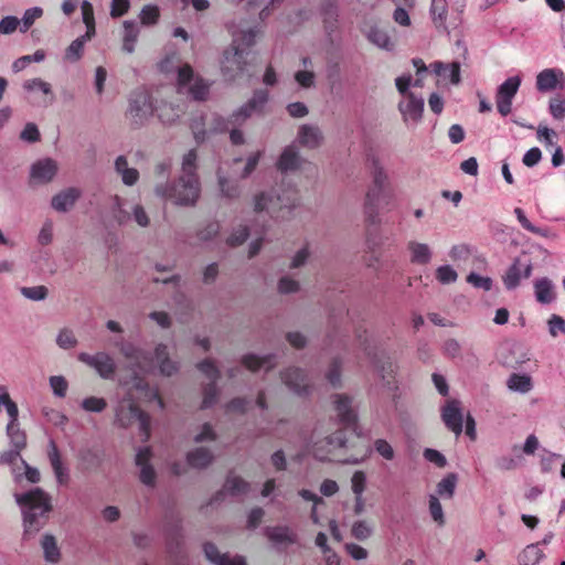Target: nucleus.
Segmentation results:
<instances>
[{
	"mask_svg": "<svg viewBox=\"0 0 565 565\" xmlns=\"http://www.w3.org/2000/svg\"><path fill=\"white\" fill-rule=\"evenodd\" d=\"M132 388L136 390L145 399L149 402L157 401L161 409L164 407V403L159 396L157 390L151 388L142 377L136 375L131 381V386L129 387L126 396L118 403L115 409L116 422L120 426L128 427L135 422H138L140 430L145 436V440H147L150 435V417L137 406L131 392Z\"/></svg>",
	"mask_w": 565,
	"mask_h": 565,
	"instance_id": "1",
	"label": "nucleus"
},
{
	"mask_svg": "<svg viewBox=\"0 0 565 565\" xmlns=\"http://www.w3.org/2000/svg\"><path fill=\"white\" fill-rule=\"evenodd\" d=\"M371 177L372 182L364 198V214L371 224H377L380 223V211L390 210L395 195L388 174L379 162H374Z\"/></svg>",
	"mask_w": 565,
	"mask_h": 565,
	"instance_id": "2",
	"label": "nucleus"
},
{
	"mask_svg": "<svg viewBox=\"0 0 565 565\" xmlns=\"http://www.w3.org/2000/svg\"><path fill=\"white\" fill-rule=\"evenodd\" d=\"M120 353L135 372L147 373L158 366L162 375L171 376L179 369L178 364L169 359L164 344L157 345L153 356L132 343H122L120 345Z\"/></svg>",
	"mask_w": 565,
	"mask_h": 565,
	"instance_id": "3",
	"label": "nucleus"
},
{
	"mask_svg": "<svg viewBox=\"0 0 565 565\" xmlns=\"http://www.w3.org/2000/svg\"><path fill=\"white\" fill-rule=\"evenodd\" d=\"M17 502L23 509L24 536L36 534L45 524L51 511V500L42 489L35 488L22 494H15Z\"/></svg>",
	"mask_w": 565,
	"mask_h": 565,
	"instance_id": "4",
	"label": "nucleus"
},
{
	"mask_svg": "<svg viewBox=\"0 0 565 565\" xmlns=\"http://www.w3.org/2000/svg\"><path fill=\"white\" fill-rule=\"evenodd\" d=\"M154 194L178 206H194L200 199L201 183L198 174H181L173 182H158Z\"/></svg>",
	"mask_w": 565,
	"mask_h": 565,
	"instance_id": "5",
	"label": "nucleus"
},
{
	"mask_svg": "<svg viewBox=\"0 0 565 565\" xmlns=\"http://www.w3.org/2000/svg\"><path fill=\"white\" fill-rule=\"evenodd\" d=\"M298 202V194L294 188L271 189L260 192L254 199V210L257 213L266 212L274 215L284 209L291 210Z\"/></svg>",
	"mask_w": 565,
	"mask_h": 565,
	"instance_id": "6",
	"label": "nucleus"
},
{
	"mask_svg": "<svg viewBox=\"0 0 565 565\" xmlns=\"http://www.w3.org/2000/svg\"><path fill=\"white\" fill-rule=\"evenodd\" d=\"M154 111V102L148 90L137 88L130 93L125 118L131 128L139 129L146 126Z\"/></svg>",
	"mask_w": 565,
	"mask_h": 565,
	"instance_id": "7",
	"label": "nucleus"
},
{
	"mask_svg": "<svg viewBox=\"0 0 565 565\" xmlns=\"http://www.w3.org/2000/svg\"><path fill=\"white\" fill-rule=\"evenodd\" d=\"M178 92L189 93L195 100H204L209 94V84L195 76L189 64L178 66Z\"/></svg>",
	"mask_w": 565,
	"mask_h": 565,
	"instance_id": "8",
	"label": "nucleus"
},
{
	"mask_svg": "<svg viewBox=\"0 0 565 565\" xmlns=\"http://www.w3.org/2000/svg\"><path fill=\"white\" fill-rule=\"evenodd\" d=\"M347 437L343 430H337L323 439L315 441L312 445V455L320 461L335 460V454L339 449L347 446Z\"/></svg>",
	"mask_w": 565,
	"mask_h": 565,
	"instance_id": "9",
	"label": "nucleus"
},
{
	"mask_svg": "<svg viewBox=\"0 0 565 565\" xmlns=\"http://www.w3.org/2000/svg\"><path fill=\"white\" fill-rule=\"evenodd\" d=\"M521 85V77L515 75L507 78L497 89V109L502 116H508L512 109V102Z\"/></svg>",
	"mask_w": 565,
	"mask_h": 565,
	"instance_id": "10",
	"label": "nucleus"
},
{
	"mask_svg": "<svg viewBox=\"0 0 565 565\" xmlns=\"http://www.w3.org/2000/svg\"><path fill=\"white\" fill-rule=\"evenodd\" d=\"M265 536L277 551H286L288 547L298 544L299 536L296 531L286 524L267 526Z\"/></svg>",
	"mask_w": 565,
	"mask_h": 565,
	"instance_id": "11",
	"label": "nucleus"
},
{
	"mask_svg": "<svg viewBox=\"0 0 565 565\" xmlns=\"http://www.w3.org/2000/svg\"><path fill=\"white\" fill-rule=\"evenodd\" d=\"M398 110L406 126H416L420 122L424 111V99L415 94L405 95L398 102Z\"/></svg>",
	"mask_w": 565,
	"mask_h": 565,
	"instance_id": "12",
	"label": "nucleus"
},
{
	"mask_svg": "<svg viewBox=\"0 0 565 565\" xmlns=\"http://www.w3.org/2000/svg\"><path fill=\"white\" fill-rule=\"evenodd\" d=\"M198 369L211 381V383H209L204 388L203 401L201 405V408H209L216 402L220 392L216 387V382L220 377V371L210 360H204L199 363Z\"/></svg>",
	"mask_w": 565,
	"mask_h": 565,
	"instance_id": "13",
	"label": "nucleus"
},
{
	"mask_svg": "<svg viewBox=\"0 0 565 565\" xmlns=\"http://www.w3.org/2000/svg\"><path fill=\"white\" fill-rule=\"evenodd\" d=\"M78 360L84 364L93 367L103 379H111L116 371L114 359L106 352H98L96 354H88L82 352L78 354Z\"/></svg>",
	"mask_w": 565,
	"mask_h": 565,
	"instance_id": "14",
	"label": "nucleus"
},
{
	"mask_svg": "<svg viewBox=\"0 0 565 565\" xmlns=\"http://www.w3.org/2000/svg\"><path fill=\"white\" fill-rule=\"evenodd\" d=\"M113 214L117 222L120 224L128 222L131 218V216L135 220V222L141 227H147L150 223V218L142 205L136 204L132 207V213L130 214L125 209V201L117 195L114 198Z\"/></svg>",
	"mask_w": 565,
	"mask_h": 565,
	"instance_id": "15",
	"label": "nucleus"
},
{
	"mask_svg": "<svg viewBox=\"0 0 565 565\" xmlns=\"http://www.w3.org/2000/svg\"><path fill=\"white\" fill-rule=\"evenodd\" d=\"M441 419L449 430L459 436L462 433L463 422L461 402L455 398L447 399L441 407Z\"/></svg>",
	"mask_w": 565,
	"mask_h": 565,
	"instance_id": "16",
	"label": "nucleus"
},
{
	"mask_svg": "<svg viewBox=\"0 0 565 565\" xmlns=\"http://www.w3.org/2000/svg\"><path fill=\"white\" fill-rule=\"evenodd\" d=\"M366 356L370 359L375 372L387 385H390L396 374L397 365L385 353H375L369 348H364Z\"/></svg>",
	"mask_w": 565,
	"mask_h": 565,
	"instance_id": "17",
	"label": "nucleus"
},
{
	"mask_svg": "<svg viewBox=\"0 0 565 565\" xmlns=\"http://www.w3.org/2000/svg\"><path fill=\"white\" fill-rule=\"evenodd\" d=\"M296 142L308 150L319 149L324 142L321 128L315 124H302L297 129Z\"/></svg>",
	"mask_w": 565,
	"mask_h": 565,
	"instance_id": "18",
	"label": "nucleus"
},
{
	"mask_svg": "<svg viewBox=\"0 0 565 565\" xmlns=\"http://www.w3.org/2000/svg\"><path fill=\"white\" fill-rule=\"evenodd\" d=\"M185 103L179 97L173 99H163L156 106L159 120L163 125H173L185 113Z\"/></svg>",
	"mask_w": 565,
	"mask_h": 565,
	"instance_id": "19",
	"label": "nucleus"
},
{
	"mask_svg": "<svg viewBox=\"0 0 565 565\" xmlns=\"http://www.w3.org/2000/svg\"><path fill=\"white\" fill-rule=\"evenodd\" d=\"M334 412L339 422L347 427H352L356 424L358 415L352 406L353 398L347 394H334L332 396Z\"/></svg>",
	"mask_w": 565,
	"mask_h": 565,
	"instance_id": "20",
	"label": "nucleus"
},
{
	"mask_svg": "<svg viewBox=\"0 0 565 565\" xmlns=\"http://www.w3.org/2000/svg\"><path fill=\"white\" fill-rule=\"evenodd\" d=\"M306 160L302 158L298 147L295 143L286 146L277 162L276 167L280 172H294L299 170Z\"/></svg>",
	"mask_w": 565,
	"mask_h": 565,
	"instance_id": "21",
	"label": "nucleus"
},
{
	"mask_svg": "<svg viewBox=\"0 0 565 565\" xmlns=\"http://www.w3.org/2000/svg\"><path fill=\"white\" fill-rule=\"evenodd\" d=\"M245 53L238 46H232L224 52L222 70L230 78H234L243 72Z\"/></svg>",
	"mask_w": 565,
	"mask_h": 565,
	"instance_id": "22",
	"label": "nucleus"
},
{
	"mask_svg": "<svg viewBox=\"0 0 565 565\" xmlns=\"http://www.w3.org/2000/svg\"><path fill=\"white\" fill-rule=\"evenodd\" d=\"M268 92L266 89H257L253 97L233 114L234 122L244 121L252 116L253 113L260 110L268 102Z\"/></svg>",
	"mask_w": 565,
	"mask_h": 565,
	"instance_id": "23",
	"label": "nucleus"
},
{
	"mask_svg": "<svg viewBox=\"0 0 565 565\" xmlns=\"http://www.w3.org/2000/svg\"><path fill=\"white\" fill-rule=\"evenodd\" d=\"M57 172V163L51 158H44L34 162L31 167V179L38 183L51 182Z\"/></svg>",
	"mask_w": 565,
	"mask_h": 565,
	"instance_id": "24",
	"label": "nucleus"
},
{
	"mask_svg": "<svg viewBox=\"0 0 565 565\" xmlns=\"http://www.w3.org/2000/svg\"><path fill=\"white\" fill-rule=\"evenodd\" d=\"M285 385L298 395L309 392V384L306 374L298 367H289L281 374Z\"/></svg>",
	"mask_w": 565,
	"mask_h": 565,
	"instance_id": "25",
	"label": "nucleus"
},
{
	"mask_svg": "<svg viewBox=\"0 0 565 565\" xmlns=\"http://www.w3.org/2000/svg\"><path fill=\"white\" fill-rule=\"evenodd\" d=\"M82 191L78 188H67L55 195L51 200V206L56 212L65 213L72 210L76 201L81 198Z\"/></svg>",
	"mask_w": 565,
	"mask_h": 565,
	"instance_id": "26",
	"label": "nucleus"
},
{
	"mask_svg": "<svg viewBox=\"0 0 565 565\" xmlns=\"http://www.w3.org/2000/svg\"><path fill=\"white\" fill-rule=\"evenodd\" d=\"M532 274V264H522L516 259L503 276V284L507 289L511 290L519 286L522 278H529Z\"/></svg>",
	"mask_w": 565,
	"mask_h": 565,
	"instance_id": "27",
	"label": "nucleus"
},
{
	"mask_svg": "<svg viewBox=\"0 0 565 565\" xmlns=\"http://www.w3.org/2000/svg\"><path fill=\"white\" fill-rule=\"evenodd\" d=\"M151 458V451L148 447L141 448L136 455V465L140 468V481L146 486H154L156 483V471L149 460Z\"/></svg>",
	"mask_w": 565,
	"mask_h": 565,
	"instance_id": "28",
	"label": "nucleus"
},
{
	"mask_svg": "<svg viewBox=\"0 0 565 565\" xmlns=\"http://www.w3.org/2000/svg\"><path fill=\"white\" fill-rule=\"evenodd\" d=\"M233 41L232 46H238L243 53L246 49L253 46L256 42V38L260 33L259 29L255 28H235L230 29Z\"/></svg>",
	"mask_w": 565,
	"mask_h": 565,
	"instance_id": "29",
	"label": "nucleus"
},
{
	"mask_svg": "<svg viewBox=\"0 0 565 565\" xmlns=\"http://www.w3.org/2000/svg\"><path fill=\"white\" fill-rule=\"evenodd\" d=\"M409 260L415 265H427L433 259V250L426 243L409 241L407 243Z\"/></svg>",
	"mask_w": 565,
	"mask_h": 565,
	"instance_id": "30",
	"label": "nucleus"
},
{
	"mask_svg": "<svg viewBox=\"0 0 565 565\" xmlns=\"http://www.w3.org/2000/svg\"><path fill=\"white\" fill-rule=\"evenodd\" d=\"M47 457L58 484H65L68 481V472L62 462L56 444L50 440Z\"/></svg>",
	"mask_w": 565,
	"mask_h": 565,
	"instance_id": "31",
	"label": "nucleus"
},
{
	"mask_svg": "<svg viewBox=\"0 0 565 565\" xmlns=\"http://www.w3.org/2000/svg\"><path fill=\"white\" fill-rule=\"evenodd\" d=\"M78 466L84 471L97 469L103 462L102 454L92 447H83L77 452Z\"/></svg>",
	"mask_w": 565,
	"mask_h": 565,
	"instance_id": "32",
	"label": "nucleus"
},
{
	"mask_svg": "<svg viewBox=\"0 0 565 565\" xmlns=\"http://www.w3.org/2000/svg\"><path fill=\"white\" fill-rule=\"evenodd\" d=\"M204 553L206 558L214 565H246L243 557H230L226 554H221L217 547L212 543H206L204 545Z\"/></svg>",
	"mask_w": 565,
	"mask_h": 565,
	"instance_id": "33",
	"label": "nucleus"
},
{
	"mask_svg": "<svg viewBox=\"0 0 565 565\" xmlns=\"http://www.w3.org/2000/svg\"><path fill=\"white\" fill-rule=\"evenodd\" d=\"M534 294L536 301L542 305L551 303L556 298L554 284L546 277L534 281Z\"/></svg>",
	"mask_w": 565,
	"mask_h": 565,
	"instance_id": "34",
	"label": "nucleus"
},
{
	"mask_svg": "<svg viewBox=\"0 0 565 565\" xmlns=\"http://www.w3.org/2000/svg\"><path fill=\"white\" fill-rule=\"evenodd\" d=\"M249 483L238 476L230 475L224 483L223 490L220 491L215 501L221 500L225 493L231 495H242L249 491Z\"/></svg>",
	"mask_w": 565,
	"mask_h": 565,
	"instance_id": "35",
	"label": "nucleus"
},
{
	"mask_svg": "<svg viewBox=\"0 0 565 565\" xmlns=\"http://www.w3.org/2000/svg\"><path fill=\"white\" fill-rule=\"evenodd\" d=\"M43 557L47 563L56 564L61 559V550L57 540L53 534L45 533L40 541Z\"/></svg>",
	"mask_w": 565,
	"mask_h": 565,
	"instance_id": "36",
	"label": "nucleus"
},
{
	"mask_svg": "<svg viewBox=\"0 0 565 565\" xmlns=\"http://www.w3.org/2000/svg\"><path fill=\"white\" fill-rule=\"evenodd\" d=\"M365 35L367 40L379 49L386 51H392L394 49V42L391 40L387 31L377 25H372L365 30Z\"/></svg>",
	"mask_w": 565,
	"mask_h": 565,
	"instance_id": "37",
	"label": "nucleus"
},
{
	"mask_svg": "<svg viewBox=\"0 0 565 565\" xmlns=\"http://www.w3.org/2000/svg\"><path fill=\"white\" fill-rule=\"evenodd\" d=\"M115 170L120 175L125 185L132 186L139 180L138 170L128 166V161L125 156L117 157L115 160Z\"/></svg>",
	"mask_w": 565,
	"mask_h": 565,
	"instance_id": "38",
	"label": "nucleus"
},
{
	"mask_svg": "<svg viewBox=\"0 0 565 565\" xmlns=\"http://www.w3.org/2000/svg\"><path fill=\"white\" fill-rule=\"evenodd\" d=\"M242 363L246 369L253 372L258 370L269 371L275 365L274 355L271 354L264 356H259L256 354H246L245 356H243Z\"/></svg>",
	"mask_w": 565,
	"mask_h": 565,
	"instance_id": "39",
	"label": "nucleus"
},
{
	"mask_svg": "<svg viewBox=\"0 0 565 565\" xmlns=\"http://www.w3.org/2000/svg\"><path fill=\"white\" fill-rule=\"evenodd\" d=\"M544 558L540 543L526 545L518 555L519 565H537Z\"/></svg>",
	"mask_w": 565,
	"mask_h": 565,
	"instance_id": "40",
	"label": "nucleus"
},
{
	"mask_svg": "<svg viewBox=\"0 0 565 565\" xmlns=\"http://www.w3.org/2000/svg\"><path fill=\"white\" fill-rule=\"evenodd\" d=\"M557 75L563 76V72L554 68H546L536 76V88L540 92H550L557 86Z\"/></svg>",
	"mask_w": 565,
	"mask_h": 565,
	"instance_id": "41",
	"label": "nucleus"
},
{
	"mask_svg": "<svg viewBox=\"0 0 565 565\" xmlns=\"http://www.w3.org/2000/svg\"><path fill=\"white\" fill-rule=\"evenodd\" d=\"M18 418L19 417H13L9 419V423L7 425V435L10 439L12 447L17 448L18 450H22L26 446V436L20 429Z\"/></svg>",
	"mask_w": 565,
	"mask_h": 565,
	"instance_id": "42",
	"label": "nucleus"
},
{
	"mask_svg": "<svg viewBox=\"0 0 565 565\" xmlns=\"http://www.w3.org/2000/svg\"><path fill=\"white\" fill-rule=\"evenodd\" d=\"M514 214H515L518 221L520 222L521 226L524 230H526L533 234H536L539 236L546 237V238H556L557 237V235L555 233H553L550 228L537 227L534 224H532L530 222V220L526 217V215L522 209L515 207Z\"/></svg>",
	"mask_w": 565,
	"mask_h": 565,
	"instance_id": "43",
	"label": "nucleus"
},
{
	"mask_svg": "<svg viewBox=\"0 0 565 565\" xmlns=\"http://www.w3.org/2000/svg\"><path fill=\"white\" fill-rule=\"evenodd\" d=\"M213 460V454L205 447H199L188 454V462L194 468H205Z\"/></svg>",
	"mask_w": 565,
	"mask_h": 565,
	"instance_id": "44",
	"label": "nucleus"
},
{
	"mask_svg": "<svg viewBox=\"0 0 565 565\" xmlns=\"http://www.w3.org/2000/svg\"><path fill=\"white\" fill-rule=\"evenodd\" d=\"M139 35V29L134 21H125L124 22V39H122V50L127 53H132L135 51V43L137 42Z\"/></svg>",
	"mask_w": 565,
	"mask_h": 565,
	"instance_id": "45",
	"label": "nucleus"
},
{
	"mask_svg": "<svg viewBox=\"0 0 565 565\" xmlns=\"http://www.w3.org/2000/svg\"><path fill=\"white\" fill-rule=\"evenodd\" d=\"M23 89L33 93L41 92L43 95L49 97L50 103L54 100V95L52 90V86L50 83L43 81L42 78L35 77L31 79L24 81L22 85Z\"/></svg>",
	"mask_w": 565,
	"mask_h": 565,
	"instance_id": "46",
	"label": "nucleus"
},
{
	"mask_svg": "<svg viewBox=\"0 0 565 565\" xmlns=\"http://www.w3.org/2000/svg\"><path fill=\"white\" fill-rule=\"evenodd\" d=\"M430 13H431V18H433L435 25L437 28L446 29L445 22H446V18H447V13H448L447 1L446 0H431Z\"/></svg>",
	"mask_w": 565,
	"mask_h": 565,
	"instance_id": "47",
	"label": "nucleus"
},
{
	"mask_svg": "<svg viewBox=\"0 0 565 565\" xmlns=\"http://www.w3.org/2000/svg\"><path fill=\"white\" fill-rule=\"evenodd\" d=\"M457 475L448 473L437 483V494L444 499H451L457 486Z\"/></svg>",
	"mask_w": 565,
	"mask_h": 565,
	"instance_id": "48",
	"label": "nucleus"
},
{
	"mask_svg": "<svg viewBox=\"0 0 565 565\" xmlns=\"http://www.w3.org/2000/svg\"><path fill=\"white\" fill-rule=\"evenodd\" d=\"M435 71L439 76H441L444 78H449V81L452 84H458L460 82V65H459V63H451V64L436 63Z\"/></svg>",
	"mask_w": 565,
	"mask_h": 565,
	"instance_id": "49",
	"label": "nucleus"
},
{
	"mask_svg": "<svg viewBox=\"0 0 565 565\" xmlns=\"http://www.w3.org/2000/svg\"><path fill=\"white\" fill-rule=\"evenodd\" d=\"M298 494L303 500L312 502V507H311V510H310V519H311L312 523L319 524L320 523V518L318 515V507L320 504H324L323 499L321 497H319L318 494H316L315 492H312L310 490H306V489L299 490Z\"/></svg>",
	"mask_w": 565,
	"mask_h": 565,
	"instance_id": "50",
	"label": "nucleus"
},
{
	"mask_svg": "<svg viewBox=\"0 0 565 565\" xmlns=\"http://www.w3.org/2000/svg\"><path fill=\"white\" fill-rule=\"evenodd\" d=\"M507 385L511 391L519 393H527L532 390V381L527 375L512 374Z\"/></svg>",
	"mask_w": 565,
	"mask_h": 565,
	"instance_id": "51",
	"label": "nucleus"
},
{
	"mask_svg": "<svg viewBox=\"0 0 565 565\" xmlns=\"http://www.w3.org/2000/svg\"><path fill=\"white\" fill-rule=\"evenodd\" d=\"M56 345L63 350H71L78 343L74 331L70 328H62L56 335Z\"/></svg>",
	"mask_w": 565,
	"mask_h": 565,
	"instance_id": "52",
	"label": "nucleus"
},
{
	"mask_svg": "<svg viewBox=\"0 0 565 565\" xmlns=\"http://www.w3.org/2000/svg\"><path fill=\"white\" fill-rule=\"evenodd\" d=\"M2 408L6 409L9 419L19 417L18 405L11 399L8 387L0 384V413L2 412Z\"/></svg>",
	"mask_w": 565,
	"mask_h": 565,
	"instance_id": "53",
	"label": "nucleus"
},
{
	"mask_svg": "<svg viewBox=\"0 0 565 565\" xmlns=\"http://www.w3.org/2000/svg\"><path fill=\"white\" fill-rule=\"evenodd\" d=\"M42 14L43 10L40 7L26 9L22 19L20 20V31L22 33L26 32L33 25V23L42 17Z\"/></svg>",
	"mask_w": 565,
	"mask_h": 565,
	"instance_id": "54",
	"label": "nucleus"
},
{
	"mask_svg": "<svg viewBox=\"0 0 565 565\" xmlns=\"http://www.w3.org/2000/svg\"><path fill=\"white\" fill-rule=\"evenodd\" d=\"M85 42L83 39H75L65 50L64 58L71 63H75L81 60L84 53Z\"/></svg>",
	"mask_w": 565,
	"mask_h": 565,
	"instance_id": "55",
	"label": "nucleus"
},
{
	"mask_svg": "<svg viewBox=\"0 0 565 565\" xmlns=\"http://www.w3.org/2000/svg\"><path fill=\"white\" fill-rule=\"evenodd\" d=\"M441 353L449 359L461 358L462 345L457 339L448 338L443 342Z\"/></svg>",
	"mask_w": 565,
	"mask_h": 565,
	"instance_id": "56",
	"label": "nucleus"
},
{
	"mask_svg": "<svg viewBox=\"0 0 565 565\" xmlns=\"http://www.w3.org/2000/svg\"><path fill=\"white\" fill-rule=\"evenodd\" d=\"M54 237V223L51 218H46L36 237L38 244L41 246H47L53 242Z\"/></svg>",
	"mask_w": 565,
	"mask_h": 565,
	"instance_id": "57",
	"label": "nucleus"
},
{
	"mask_svg": "<svg viewBox=\"0 0 565 565\" xmlns=\"http://www.w3.org/2000/svg\"><path fill=\"white\" fill-rule=\"evenodd\" d=\"M20 292L24 298L29 300L42 301L46 299L49 295V289L43 285L33 287H21Z\"/></svg>",
	"mask_w": 565,
	"mask_h": 565,
	"instance_id": "58",
	"label": "nucleus"
},
{
	"mask_svg": "<svg viewBox=\"0 0 565 565\" xmlns=\"http://www.w3.org/2000/svg\"><path fill=\"white\" fill-rule=\"evenodd\" d=\"M218 185L222 195L225 198L235 199L238 198L241 194V189L237 182L227 180L222 175H218Z\"/></svg>",
	"mask_w": 565,
	"mask_h": 565,
	"instance_id": "59",
	"label": "nucleus"
},
{
	"mask_svg": "<svg viewBox=\"0 0 565 565\" xmlns=\"http://www.w3.org/2000/svg\"><path fill=\"white\" fill-rule=\"evenodd\" d=\"M341 369H342V361L340 358H335L332 360V362L326 373V377H327L328 382L333 387H338L341 385Z\"/></svg>",
	"mask_w": 565,
	"mask_h": 565,
	"instance_id": "60",
	"label": "nucleus"
},
{
	"mask_svg": "<svg viewBox=\"0 0 565 565\" xmlns=\"http://www.w3.org/2000/svg\"><path fill=\"white\" fill-rule=\"evenodd\" d=\"M428 503L431 519L438 526H443L445 524V515L439 499L435 494H430Z\"/></svg>",
	"mask_w": 565,
	"mask_h": 565,
	"instance_id": "61",
	"label": "nucleus"
},
{
	"mask_svg": "<svg viewBox=\"0 0 565 565\" xmlns=\"http://www.w3.org/2000/svg\"><path fill=\"white\" fill-rule=\"evenodd\" d=\"M436 278L440 284L448 285L457 280V271L449 265L439 266L436 269Z\"/></svg>",
	"mask_w": 565,
	"mask_h": 565,
	"instance_id": "62",
	"label": "nucleus"
},
{
	"mask_svg": "<svg viewBox=\"0 0 565 565\" xmlns=\"http://www.w3.org/2000/svg\"><path fill=\"white\" fill-rule=\"evenodd\" d=\"M351 534L359 541L369 539L372 534V527L365 520H359L353 523L351 527Z\"/></svg>",
	"mask_w": 565,
	"mask_h": 565,
	"instance_id": "63",
	"label": "nucleus"
},
{
	"mask_svg": "<svg viewBox=\"0 0 565 565\" xmlns=\"http://www.w3.org/2000/svg\"><path fill=\"white\" fill-rule=\"evenodd\" d=\"M295 81L302 88H311L316 84V74L313 70H299L295 73Z\"/></svg>",
	"mask_w": 565,
	"mask_h": 565,
	"instance_id": "64",
	"label": "nucleus"
}]
</instances>
